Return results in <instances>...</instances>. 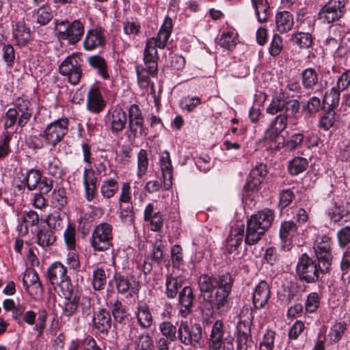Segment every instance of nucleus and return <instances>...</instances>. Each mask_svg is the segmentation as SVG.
Listing matches in <instances>:
<instances>
[{
    "label": "nucleus",
    "instance_id": "obj_1",
    "mask_svg": "<svg viewBox=\"0 0 350 350\" xmlns=\"http://www.w3.org/2000/svg\"><path fill=\"white\" fill-rule=\"evenodd\" d=\"M172 28V19L166 16L157 36L147 39L144 51V65L135 66L137 82L140 88H148L150 83V78L157 76L159 59L157 49H164L166 47Z\"/></svg>",
    "mask_w": 350,
    "mask_h": 350
},
{
    "label": "nucleus",
    "instance_id": "obj_2",
    "mask_svg": "<svg viewBox=\"0 0 350 350\" xmlns=\"http://www.w3.org/2000/svg\"><path fill=\"white\" fill-rule=\"evenodd\" d=\"M299 108L300 104L297 100H285L279 96L273 98L266 112L271 116L278 115L271 121L265 131V140L276 142L281 133L286 129L288 119L295 116Z\"/></svg>",
    "mask_w": 350,
    "mask_h": 350
},
{
    "label": "nucleus",
    "instance_id": "obj_3",
    "mask_svg": "<svg viewBox=\"0 0 350 350\" xmlns=\"http://www.w3.org/2000/svg\"><path fill=\"white\" fill-rule=\"evenodd\" d=\"M234 280L229 273L210 276L202 274L198 281L201 293H211L215 289L214 295L215 310L219 314L226 312L230 308L228 297L231 293Z\"/></svg>",
    "mask_w": 350,
    "mask_h": 350
},
{
    "label": "nucleus",
    "instance_id": "obj_4",
    "mask_svg": "<svg viewBox=\"0 0 350 350\" xmlns=\"http://www.w3.org/2000/svg\"><path fill=\"white\" fill-rule=\"evenodd\" d=\"M273 219V211L267 208L251 215L247 221L245 243L248 245L256 244L271 227Z\"/></svg>",
    "mask_w": 350,
    "mask_h": 350
},
{
    "label": "nucleus",
    "instance_id": "obj_5",
    "mask_svg": "<svg viewBox=\"0 0 350 350\" xmlns=\"http://www.w3.org/2000/svg\"><path fill=\"white\" fill-rule=\"evenodd\" d=\"M48 313L44 308H36L25 310L23 305L16 306L12 310V317L18 323H25L29 325H34L33 329L36 336L40 337L46 327Z\"/></svg>",
    "mask_w": 350,
    "mask_h": 350
},
{
    "label": "nucleus",
    "instance_id": "obj_6",
    "mask_svg": "<svg viewBox=\"0 0 350 350\" xmlns=\"http://www.w3.org/2000/svg\"><path fill=\"white\" fill-rule=\"evenodd\" d=\"M83 152V161L88 164V167H85L83 172V185L84 187V197L85 200L91 202L96 195L97 192V178L95 170L92 168V158L91 147L88 144L83 143L81 145Z\"/></svg>",
    "mask_w": 350,
    "mask_h": 350
},
{
    "label": "nucleus",
    "instance_id": "obj_7",
    "mask_svg": "<svg viewBox=\"0 0 350 350\" xmlns=\"http://www.w3.org/2000/svg\"><path fill=\"white\" fill-rule=\"evenodd\" d=\"M46 278L56 291H61L63 296L67 297L72 293V286L68 269L62 262L56 261L48 267Z\"/></svg>",
    "mask_w": 350,
    "mask_h": 350
},
{
    "label": "nucleus",
    "instance_id": "obj_8",
    "mask_svg": "<svg viewBox=\"0 0 350 350\" xmlns=\"http://www.w3.org/2000/svg\"><path fill=\"white\" fill-rule=\"evenodd\" d=\"M82 58L78 53L67 56L59 65V74L67 78L68 81L73 85L78 84L82 77Z\"/></svg>",
    "mask_w": 350,
    "mask_h": 350
},
{
    "label": "nucleus",
    "instance_id": "obj_9",
    "mask_svg": "<svg viewBox=\"0 0 350 350\" xmlns=\"http://www.w3.org/2000/svg\"><path fill=\"white\" fill-rule=\"evenodd\" d=\"M113 226L108 222H102L95 226L91 237L90 244L94 251L105 252L112 246Z\"/></svg>",
    "mask_w": 350,
    "mask_h": 350
},
{
    "label": "nucleus",
    "instance_id": "obj_10",
    "mask_svg": "<svg viewBox=\"0 0 350 350\" xmlns=\"http://www.w3.org/2000/svg\"><path fill=\"white\" fill-rule=\"evenodd\" d=\"M69 121L68 118H59L49 124L42 135L45 144L51 147V150L59 144L68 132Z\"/></svg>",
    "mask_w": 350,
    "mask_h": 350
},
{
    "label": "nucleus",
    "instance_id": "obj_11",
    "mask_svg": "<svg viewBox=\"0 0 350 350\" xmlns=\"http://www.w3.org/2000/svg\"><path fill=\"white\" fill-rule=\"evenodd\" d=\"M224 325L220 320L216 321L211 329L208 342L209 350H233V338L230 336L224 337Z\"/></svg>",
    "mask_w": 350,
    "mask_h": 350
},
{
    "label": "nucleus",
    "instance_id": "obj_12",
    "mask_svg": "<svg viewBox=\"0 0 350 350\" xmlns=\"http://www.w3.org/2000/svg\"><path fill=\"white\" fill-rule=\"evenodd\" d=\"M68 21H62L56 23L57 36L61 40H68L70 44L77 43L82 38L85 28L80 20H75L70 24Z\"/></svg>",
    "mask_w": 350,
    "mask_h": 350
},
{
    "label": "nucleus",
    "instance_id": "obj_13",
    "mask_svg": "<svg viewBox=\"0 0 350 350\" xmlns=\"http://www.w3.org/2000/svg\"><path fill=\"white\" fill-rule=\"evenodd\" d=\"M267 174V165L262 163L256 165L251 170L243 188L245 198H251L253 200L255 198V194L259 190Z\"/></svg>",
    "mask_w": 350,
    "mask_h": 350
},
{
    "label": "nucleus",
    "instance_id": "obj_14",
    "mask_svg": "<svg viewBox=\"0 0 350 350\" xmlns=\"http://www.w3.org/2000/svg\"><path fill=\"white\" fill-rule=\"evenodd\" d=\"M178 338L185 345L196 346L202 340V327L199 324L191 325L181 321L178 329Z\"/></svg>",
    "mask_w": 350,
    "mask_h": 350
},
{
    "label": "nucleus",
    "instance_id": "obj_15",
    "mask_svg": "<svg viewBox=\"0 0 350 350\" xmlns=\"http://www.w3.org/2000/svg\"><path fill=\"white\" fill-rule=\"evenodd\" d=\"M319 269L317 263L306 254H303L297 265V272L301 280L310 283L318 280Z\"/></svg>",
    "mask_w": 350,
    "mask_h": 350
},
{
    "label": "nucleus",
    "instance_id": "obj_16",
    "mask_svg": "<svg viewBox=\"0 0 350 350\" xmlns=\"http://www.w3.org/2000/svg\"><path fill=\"white\" fill-rule=\"evenodd\" d=\"M345 3L340 0H329L319 11V19L329 24L339 20L344 14Z\"/></svg>",
    "mask_w": 350,
    "mask_h": 350
},
{
    "label": "nucleus",
    "instance_id": "obj_17",
    "mask_svg": "<svg viewBox=\"0 0 350 350\" xmlns=\"http://www.w3.org/2000/svg\"><path fill=\"white\" fill-rule=\"evenodd\" d=\"M106 118V124L113 135H118L122 132L128 122L126 112L118 107L109 109Z\"/></svg>",
    "mask_w": 350,
    "mask_h": 350
},
{
    "label": "nucleus",
    "instance_id": "obj_18",
    "mask_svg": "<svg viewBox=\"0 0 350 350\" xmlns=\"http://www.w3.org/2000/svg\"><path fill=\"white\" fill-rule=\"evenodd\" d=\"M330 247V239L327 237H323L314 247L316 257L319 260V270L322 273L327 272L331 266L332 256Z\"/></svg>",
    "mask_w": 350,
    "mask_h": 350
},
{
    "label": "nucleus",
    "instance_id": "obj_19",
    "mask_svg": "<svg viewBox=\"0 0 350 350\" xmlns=\"http://www.w3.org/2000/svg\"><path fill=\"white\" fill-rule=\"evenodd\" d=\"M299 235L298 227L293 221L282 222L280 228V237L281 239V249L289 251L292 246L296 243Z\"/></svg>",
    "mask_w": 350,
    "mask_h": 350
},
{
    "label": "nucleus",
    "instance_id": "obj_20",
    "mask_svg": "<svg viewBox=\"0 0 350 350\" xmlns=\"http://www.w3.org/2000/svg\"><path fill=\"white\" fill-rule=\"evenodd\" d=\"M106 42V31L101 27L92 28L87 31L83 45L85 51H92L103 46Z\"/></svg>",
    "mask_w": 350,
    "mask_h": 350
},
{
    "label": "nucleus",
    "instance_id": "obj_21",
    "mask_svg": "<svg viewBox=\"0 0 350 350\" xmlns=\"http://www.w3.org/2000/svg\"><path fill=\"white\" fill-rule=\"evenodd\" d=\"M113 279L118 293L131 296L138 293L139 285L133 277L116 273Z\"/></svg>",
    "mask_w": 350,
    "mask_h": 350
},
{
    "label": "nucleus",
    "instance_id": "obj_22",
    "mask_svg": "<svg viewBox=\"0 0 350 350\" xmlns=\"http://www.w3.org/2000/svg\"><path fill=\"white\" fill-rule=\"evenodd\" d=\"M86 107L92 113H99L105 108L106 102L98 87L94 85L90 88L87 95Z\"/></svg>",
    "mask_w": 350,
    "mask_h": 350
},
{
    "label": "nucleus",
    "instance_id": "obj_23",
    "mask_svg": "<svg viewBox=\"0 0 350 350\" xmlns=\"http://www.w3.org/2000/svg\"><path fill=\"white\" fill-rule=\"evenodd\" d=\"M31 16L33 28L48 25L53 18V11L49 5L42 4L31 11Z\"/></svg>",
    "mask_w": 350,
    "mask_h": 350
},
{
    "label": "nucleus",
    "instance_id": "obj_24",
    "mask_svg": "<svg viewBox=\"0 0 350 350\" xmlns=\"http://www.w3.org/2000/svg\"><path fill=\"white\" fill-rule=\"evenodd\" d=\"M12 37L16 44L19 46L27 45L31 40V33L23 19L12 22Z\"/></svg>",
    "mask_w": 350,
    "mask_h": 350
},
{
    "label": "nucleus",
    "instance_id": "obj_25",
    "mask_svg": "<svg viewBox=\"0 0 350 350\" xmlns=\"http://www.w3.org/2000/svg\"><path fill=\"white\" fill-rule=\"evenodd\" d=\"M23 286L30 295H38L42 292V286L37 272L33 269H27L23 278Z\"/></svg>",
    "mask_w": 350,
    "mask_h": 350
},
{
    "label": "nucleus",
    "instance_id": "obj_26",
    "mask_svg": "<svg viewBox=\"0 0 350 350\" xmlns=\"http://www.w3.org/2000/svg\"><path fill=\"white\" fill-rule=\"evenodd\" d=\"M270 298V288L267 282L261 280L256 286L252 293V301L256 309L265 306Z\"/></svg>",
    "mask_w": 350,
    "mask_h": 350
},
{
    "label": "nucleus",
    "instance_id": "obj_27",
    "mask_svg": "<svg viewBox=\"0 0 350 350\" xmlns=\"http://www.w3.org/2000/svg\"><path fill=\"white\" fill-rule=\"evenodd\" d=\"M41 165L48 174L53 177L61 178L64 174L61 161L51 150L42 158Z\"/></svg>",
    "mask_w": 350,
    "mask_h": 350
},
{
    "label": "nucleus",
    "instance_id": "obj_28",
    "mask_svg": "<svg viewBox=\"0 0 350 350\" xmlns=\"http://www.w3.org/2000/svg\"><path fill=\"white\" fill-rule=\"evenodd\" d=\"M119 190V177L117 174L102 180L100 192L104 199L110 200L118 193Z\"/></svg>",
    "mask_w": 350,
    "mask_h": 350
},
{
    "label": "nucleus",
    "instance_id": "obj_29",
    "mask_svg": "<svg viewBox=\"0 0 350 350\" xmlns=\"http://www.w3.org/2000/svg\"><path fill=\"white\" fill-rule=\"evenodd\" d=\"M93 327L97 332L107 334L111 327V318L109 312L105 309H100L93 316Z\"/></svg>",
    "mask_w": 350,
    "mask_h": 350
},
{
    "label": "nucleus",
    "instance_id": "obj_30",
    "mask_svg": "<svg viewBox=\"0 0 350 350\" xmlns=\"http://www.w3.org/2000/svg\"><path fill=\"white\" fill-rule=\"evenodd\" d=\"M160 167L163 178V187L168 190L172 185L173 167L168 151L165 150L160 159Z\"/></svg>",
    "mask_w": 350,
    "mask_h": 350
},
{
    "label": "nucleus",
    "instance_id": "obj_31",
    "mask_svg": "<svg viewBox=\"0 0 350 350\" xmlns=\"http://www.w3.org/2000/svg\"><path fill=\"white\" fill-rule=\"evenodd\" d=\"M123 33L129 37H139L143 32V27L137 17H126L122 22Z\"/></svg>",
    "mask_w": 350,
    "mask_h": 350
},
{
    "label": "nucleus",
    "instance_id": "obj_32",
    "mask_svg": "<svg viewBox=\"0 0 350 350\" xmlns=\"http://www.w3.org/2000/svg\"><path fill=\"white\" fill-rule=\"evenodd\" d=\"M304 135L302 133H295L293 134L286 141L283 139V142H273L275 146L271 145V147L275 150H279L281 148H284L286 151L291 152L299 148L304 142Z\"/></svg>",
    "mask_w": 350,
    "mask_h": 350
},
{
    "label": "nucleus",
    "instance_id": "obj_33",
    "mask_svg": "<svg viewBox=\"0 0 350 350\" xmlns=\"http://www.w3.org/2000/svg\"><path fill=\"white\" fill-rule=\"evenodd\" d=\"M276 29L280 33H284L292 29L294 18L291 13L287 11L279 12L275 15Z\"/></svg>",
    "mask_w": 350,
    "mask_h": 350
},
{
    "label": "nucleus",
    "instance_id": "obj_34",
    "mask_svg": "<svg viewBox=\"0 0 350 350\" xmlns=\"http://www.w3.org/2000/svg\"><path fill=\"white\" fill-rule=\"evenodd\" d=\"M135 317L138 324L143 328H149L152 324V316L146 304L140 303L137 305Z\"/></svg>",
    "mask_w": 350,
    "mask_h": 350
},
{
    "label": "nucleus",
    "instance_id": "obj_35",
    "mask_svg": "<svg viewBox=\"0 0 350 350\" xmlns=\"http://www.w3.org/2000/svg\"><path fill=\"white\" fill-rule=\"evenodd\" d=\"M244 235V226H237L230 230L229 236L226 239V246L229 252L235 251L241 244Z\"/></svg>",
    "mask_w": 350,
    "mask_h": 350
},
{
    "label": "nucleus",
    "instance_id": "obj_36",
    "mask_svg": "<svg viewBox=\"0 0 350 350\" xmlns=\"http://www.w3.org/2000/svg\"><path fill=\"white\" fill-rule=\"evenodd\" d=\"M301 83L308 90H313L319 86V75L314 68H308L301 72Z\"/></svg>",
    "mask_w": 350,
    "mask_h": 350
},
{
    "label": "nucleus",
    "instance_id": "obj_37",
    "mask_svg": "<svg viewBox=\"0 0 350 350\" xmlns=\"http://www.w3.org/2000/svg\"><path fill=\"white\" fill-rule=\"evenodd\" d=\"M255 15L259 23H265L269 16L270 6L268 0H251Z\"/></svg>",
    "mask_w": 350,
    "mask_h": 350
},
{
    "label": "nucleus",
    "instance_id": "obj_38",
    "mask_svg": "<svg viewBox=\"0 0 350 350\" xmlns=\"http://www.w3.org/2000/svg\"><path fill=\"white\" fill-rule=\"evenodd\" d=\"M56 240L55 232L49 227L43 226L40 227L37 232V243L42 247H46L52 245Z\"/></svg>",
    "mask_w": 350,
    "mask_h": 350
},
{
    "label": "nucleus",
    "instance_id": "obj_39",
    "mask_svg": "<svg viewBox=\"0 0 350 350\" xmlns=\"http://www.w3.org/2000/svg\"><path fill=\"white\" fill-rule=\"evenodd\" d=\"M88 62L92 68L96 69L100 76L107 79L109 77L107 64L105 59L98 55H92L88 58Z\"/></svg>",
    "mask_w": 350,
    "mask_h": 350
},
{
    "label": "nucleus",
    "instance_id": "obj_40",
    "mask_svg": "<svg viewBox=\"0 0 350 350\" xmlns=\"http://www.w3.org/2000/svg\"><path fill=\"white\" fill-rule=\"evenodd\" d=\"M109 307L111 310L114 320L120 323H124L128 314L126 306L118 299H115L109 301Z\"/></svg>",
    "mask_w": 350,
    "mask_h": 350
},
{
    "label": "nucleus",
    "instance_id": "obj_41",
    "mask_svg": "<svg viewBox=\"0 0 350 350\" xmlns=\"http://www.w3.org/2000/svg\"><path fill=\"white\" fill-rule=\"evenodd\" d=\"M308 161L301 157H295L288 162V171L293 176H297L307 170Z\"/></svg>",
    "mask_w": 350,
    "mask_h": 350
},
{
    "label": "nucleus",
    "instance_id": "obj_42",
    "mask_svg": "<svg viewBox=\"0 0 350 350\" xmlns=\"http://www.w3.org/2000/svg\"><path fill=\"white\" fill-rule=\"evenodd\" d=\"M18 112L14 107L9 108L3 115V128L6 132L12 133L16 124H18Z\"/></svg>",
    "mask_w": 350,
    "mask_h": 350
},
{
    "label": "nucleus",
    "instance_id": "obj_43",
    "mask_svg": "<svg viewBox=\"0 0 350 350\" xmlns=\"http://www.w3.org/2000/svg\"><path fill=\"white\" fill-rule=\"evenodd\" d=\"M42 174L40 170L31 169L27 173L22 182L27 187L28 190H34L40 182Z\"/></svg>",
    "mask_w": 350,
    "mask_h": 350
},
{
    "label": "nucleus",
    "instance_id": "obj_44",
    "mask_svg": "<svg viewBox=\"0 0 350 350\" xmlns=\"http://www.w3.org/2000/svg\"><path fill=\"white\" fill-rule=\"evenodd\" d=\"M347 329V323L345 321L336 322L331 327L327 334L331 342H338L342 337Z\"/></svg>",
    "mask_w": 350,
    "mask_h": 350
},
{
    "label": "nucleus",
    "instance_id": "obj_45",
    "mask_svg": "<svg viewBox=\"0 0 350 350\" xmlns=\"http://www.w3.org/2000/svg\"><path fill=\"white\" fill-rule=\"evenodd\" d=\"M336 121L335 111L332 109L328 110L319 117L318 126L319 129L327 131L334 126Z\"/></svg>",
    "mask_w": 350,
    "mask_h": 350
},
{
    "label": "nucleus",
    "instance_id": "obj_46",
    "mask_svg": "<svg viewBox=\"0 0 350 350\" xmlns=\"http://www.w3.org/2000/svg\"><path fill=\"white\" fill-rule=\"evenodd\" d=\"M107 280L106 271L103 268H97L93 271L92 286L96 291L104 289Z\"/></svg>",
    "mask_w": 350,
    "mask_h": 350
},
{
    "label": "nucleus",
    "instance_id": "obj_47",
    "mask_svg": "<svg viewBox=\"0 0 350 350\" xmlns=\"http://www.w3.org/2000/svg\"><path fill=\"white\" fill-rule=\"evenodd\" d=\"M130 337L131 340H134L138 350H152L154 347L153 340L148 333H142L135 337V339L133 336H130Z\"/></svg>",
    "mask_w": 350,
    "mask_h": 350
},
{
    "label": "nucleus",
    "instance_id": "obj_48",
    "mask_svg": "<svg viewBox=\"0 0 350 350\" xmlns=\"http://www.w3.org/2000/svg\"><path fill=\"white\" fill-rule=\"evenodd\" d=\"M180 287V284L176 277H174L172 274L167 275L165 281V294L167 298L173 299L176 297Z\"/></svg>",
    "mask_w": 350,
    "mask_h": 350
},
{
    "label": "nucleus",
    "instance_id": "obj_49",
    "mask_svg": "<svg viewBox=\"0 0 350 350\" xmlns=\"http://www.w3.org/2000/svg\"><path fill=\"white\" fill-rule=\"evenodd\" d=\"M292 41L301 49L310 48L313 42V38L310 33L302 31L297 32L292 36Z\"/></svg>",
    "mask_w": 350,
    "mask_h": 350
},
{
    "label": "nucleus",
    "instance_id": "obj_50",
    "mask_svg": "<svg viewBox=\"0 0 350 350\" xmlns=\"http://www.w3.org/2000/svg\"><path fill=\"white\" fill-rule=\"evenodd\" d=\"M64 241L68 250H75L76 229L69 221L64 232Z\"/></svg>",
    "mask_w": 350,
    "mask_h": 350
},
{
    "label": "nucleus",
    "instance_id": "obj_51",
    "mask_svg": "<svg viewBox=\"0 0 350 350\" xmlns=\"http://www.w3.org/2000/svg\"><path fill=\"white\" fill-rule=\"evenodd\" d=\"M120 206L119 217L122 223L126 226H132L135 224V213L133 211V206L131 204H128L125 207Z\"/></svg>",
    "mask_w": 350,
    "mask_h": 350
},
{
    "label": "nucleus",
    "instance_id": "obj_52",
    "mask_svg": "<svg viewBox=\"0 0 350 350\" xmlns=\"http://www.w3.org/2000/svg\"><path fill=\"white\" fill-rule=\"evenodd\" d=\"M148 152L144 149H141L138 152L137 176L139 178H141L147 172L148 167Z\"/></svg>",
    "mask_w": 350,
    "mask_h": 350
},
{
    "label": "nucleus",
    "instance_id": "obj_53",
    "mask_svg": "<svg viewBox=\"0 0 350 350\" xmlns=\"http://www.w3.org/2000/svg\"><path fill=\"white\" fill-rule=\"evenodd\" d=\"M71 295L72 293L67 297H64L65 301L64 302L62 314L68 317L74 315L78 308L77 296L75 295L71 297Z\"/></svg>",
    "mask_w": 350,
    "mask_h": 350
},
{
    "label": "nucleus",
    "instance_id": "obj_54",
    "mask_svg": "<svg viewBox=\"0 0 350 350\" xmlns=\"http://www.w3.org/2000/svg\"><path fill=\"white\" fill-rule=\"evenodd\" d=\"M120 193L118 197L119 205H122V203L131 204L133 199V193L131 185L128 182H123L120 185Z\"/></svg>",
    "mask_w": 350,
    "mask_h": 350
},
{
    "label": "nucleus",
    "instance_id": "obj_55",
    "mask_svg": "<svg viewBox=\"0 0 350 350\" xmlns=\"http://www.w3.org/2000/svg\"><path fill=\"white\" fill-rule=\"evenodd\" d=\"M341 92L333 86L329 92L325 93L324 101L332 108V110H334V109L338 106Z\"/></svg>",
    "mask_w": 350,
    "mask_h": 350
},
{
    "label": "nucleus",
    "instance_id": "obj_56",
    "mask_svg": "<svg viewBox=\"0 0 350 350\" xmlns=\"http://www.w3.org/2000/svg\"><path fill=\"white\" fill-rule=\"evenodd\" d=\"M109 167L110 161L107 159V154L102 153L100 155L97 156L94 163V167L98 174L108 175L107 170Z\"/></svg>",
    "mask_w": 350,
    "mask_h": 350
},
{
    "label": "nucleus",
    "instance_id": "obj_57",
    "mask_svg": "<svg viewBox=\"0 0 350 350\" xmlns=\"http://www.w3.org/2000/svg\"><path fill=\"white\" fill-rule=\"evenodd\" d=\"M159 329L161 334L168 339L170 342H173L176 339V327L170 322L165 321L160 324Z\"/></svg>",
    "mask_w": 350,
    "mask_h": 350
},
{
    "label": "nucleus",
    "instance_id": "obj_58",
    "mask_svg": "<svg viewBox=\"0 0 350 350\" xmlns=\"http://www.w3.org/2000/svg\"><path fill=\"white\" fill-rule=\"evenodd\" d=\"M51 202L54 206L60 208L67 204V197L65 189L59 188L54 189L52 193Z\"/></svg>",
    "mask_w": 350,
    "mask_h": 350
},
{
    "label": "nucleus",
    "instance_id": "obj_59",
    "mask_svg": "<svg viewBox=\"0 0 350 350\" xmlns=\"http://www.w3.org/2000/svg\"><path fill=\"white\" fill-rule=\"evenodd\" d=\"M283 49V40L280 36L275 33L271 39L269 47V53L271 56L276 57L280 54Z\"/></svg>",
    "mask_w": 350,
    "mask_h": 350
},
{
    "label": "nucleus",
    "instance_id": "obj_60",
    "mask_svg": "<svg viewBox=\"0 0 350 350\" xmlns=\"http://www.w3.org/2000/svg\"><path fill=\"white\" fill-rule=\"evenodd\" d=\"M11 139V133H3V136L0 139V160L5 158L11 152V148L10 146Z\"/></svg>",
    "mask_w": 350,
    "mask_h": 350
},
{
    "label": "nucleus",
    "instance_id": "obj_61",
    "mask_svg": "<svg viewBox=\"0 0 350 350\" xmlns=\"http://www.w3.org/2000/svg\"><path fill=\"white\" fill-rule=\"evenodd\" d=\"M201 103V99L198 96L184 97L181 99L180 105L183 110L191 112Z\"/></svg>",
    "mask_w": 350,
    "mask_h": 350
},
{
    "label": "nucleus",
    "instance_id": "obj_62",
    "mask_svg": "<svg viewBox=\"0 0 350 350\" xmlns=\"http://www.w3.org/2000/svg\"><path fill=\"white\" fill-rule=\"evenodd\" d=\"M46 222V227H49L53 230H58L62 227L63 219L61 218L60 213L55 211L47 217Z\"/></svg>",
    "mask_w": 350,
    "mask_h": 350
},
{
    "label": "nucleus",
    "instance_id": "obj_63",
    "mask_svg": "<svg viewBox=\"0 0 350 350\" xmlns=\"http://www.w3.org/2000/svg\"><path fill=\"white\" fill-rule=\"evenodd\" d=\"M275 333L272 330H267L259 345L260 350H273L274 347Z\"/></svg>",
    "mask_w": 350,
    "mask_h": 350
},
{
    "label": "nucleus",
    "instance_id": "obj_64",
    "mask_svg": "<svg viewBox=\"0 0 350 350\" xmlns=\"http://www.w3.org/2000/svg\"><path fill=\"white\" fill-rule=\"evenodd\" d=\"M334 87L342 92L350 87V69L345 70L337 77L336 85Z\"/></svg>",
    "mask_w": 350,
    "mask_h": 350
}]
</instances>
